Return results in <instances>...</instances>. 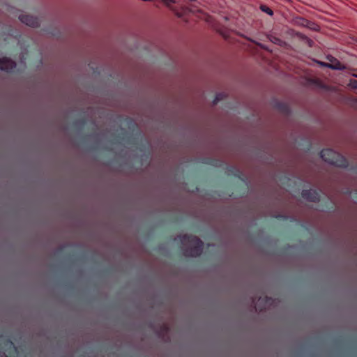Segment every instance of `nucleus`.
<instances>
[{
	"label": "nucleus",
	"mask_w": 357,
	"mask_h": 357,
	"mask_svg": "<svg viewBox=\"0 0 357 357\" xmlns=\"http://www.w3.org/2000/svg\"><path fill=\"white\" fill-rule=\"evenodd\" d=\"M271 298L268 296L260 297L255 303L253 301V303L255 304V310L256 312H261L266 310L268 305L271 303Z\"/></svg>",
	"instance_id": "5"
},
{
	"label": "nucleus",
	"mask_w": 357,
	"mask_h": 357,
	"mask_svg": "<svg viewBox=\"0 0 357 357\" xmlns=\"http://www.w3.org/2000/svg\"><path fill=\"white\" fill-rule=\"evenodd\" d=\"M16 68V63L9 58L0 59V70L8 73L13 72Z\"/></svg>",
	"instance_id": "6"
},
{
	"label": "nucleus",
	"mask_w": 357,
	"mask_h": 357,
	"mask_svg": "<svg viewBox=\"0 0 357 357\" xmlns=\"http://www.w3.org/2000/svg\"><path fill=\"white\" fill-rule=\"evenodd\" d=\"M183 245H189L183 250L185 257H196L202 255L204 248V243L196 236L192 234L180 235L175 238Z\"/></svg>",
	"instance_id": "1"
},
{
	"label": "nucleus",
	"mask_w": 357,
	"mask_h": 357,
	"mask_svg": "<svg viewBox=\"0 0 357 357\" xmlns=\"http://www.w3.org/2000/svg\"><path fill=\"white\" fill-rule=\"evenodd\" d=\"M328 66L333 69H337V70H339V69H341L342 68V64L340 63H337V64L335 65H328Z\"/></svg>",
	"instance_id": "13"
},
{
	"label": "nucleus",
	"mask_w": 357,
	"mask_h": 357,
	"mask_svg": "<svg viewBox=\"0 0 357 357\" xmlns=\"http://www.w3.org/2000/svg\"><path fill=\"white\" fill-rule=\"evenodd\" d=\"M259 8L262 12H264L269 15H273V11L272 10V9L266 5L261 4V5H260Z\"/></svg>",
	"instance_id": "9"
},
{
	"label": "nucleus",
	"mask_w": 357,
	"mask_h": 357,
	"mask_svg": "<svg viewBox=\"0 0 357 357\" xmlns=\"http://www.w3.org/2000/svg\"><path fill=\"white\" fill-rule=\"evenodd\" d=\"M27 24V25H29V26H31V27L37 28V27H38V26H39L38 25H39L40 24H34V23H32V24Z\"/></svg>",
	"instance_id": "17"
},
{
	"label": "nucleus",
	"mask_w": 357,
	"mask_h": 357,
	"mask_svg": "<svg viewBox=\"0 0 357 357\" xmlns=\"http://www.w3.org/2000/svg\"><path fill=\"white\" fill-rule=\"evenodd\" d=\"M224 95L222 93H218L216 94L213 103V105L218 104L221 100H222Z\"/></svg>",
	"instance_id": "11"
},
{
	"label": "nucleus",
	"mask_w": 357,
	"mask_h": 357,
	"mask_svg": "<svg viewBox=\"0 0 357 357\" xmlns=\"http://www.w3.org/2000/svg\"><path fill=\"white\" fill-rule=\"evenodd\" d=\"M301 196L304 199L310 202L317 203L320 200V195L317 190H303Z\"/></svg>",
	"instance_id": "4"
},
{
	"label": "nucleus",
	"mask_w": 357,
	"mask_h": 357,
	"mask_svg": "<svg viewBox=\"0 0 357 357\" xmlns=\"http://www.w3.org/2000/svg\"><path fill=\"white\" fill-rule=\"evenodd\" d=\"M204 20H205V22H207V23L211 22V20L209 16H208V15L205 17Z\"/></svg>",
	"instance_id": "19"
},
{
	"label": "nucleus",
	"mask_w": 357,
	"mask_h": 357,
	"mask_svg": "<svg viewBox=\"0 0 357 357\" xmlns=\"http://www.w3.org/2000/svg\"><path fill=\"white\" fill-rule=\"evenodd\" d=\"M189 1H196L197 0H188Z\"/></svg>",
	"instance_id": "20"
},
{
	"label": "nucleus",
	"mask_w": 357,
	"mask_h": 357,
	"mask_svg": "<svg viewBox=\"0 0 357 357\" xmlns=\"http://www.w3.org/2000/svg\"><path fill=\"white\" fill-rule=\"evenodd\" d=\"M227 169L229 174L234 175L237 178H241V173L240 172L239 170L236 169L233 167H227Z\"/></svg>",
	"instance_id": "8"
},
{
	"label": "nucleus",
	"mask_w": 357,
	"mask_h": 357,
	"mask_svg": "<svg viewBox=\"0 0 357 357\" xmlns=\"http://www.w3.org/2000/svg\"><path fill=\"white\" fill-rule=\"evenodd\" d=\"M167 7L172 9L178 17H183L187 14L189 10L187 8H177L175 0H161Z\"/></svg>",
	"instance_id": "3"
},
{
	"label": "nucleus",
	"mask_w": 357,
	"mask_h": 357,
	"mask_svg": "<svg viewBox=\"0 0 357 357\" xmlns=\"http://www.w3.org/2000/svg\"><path fill=\"white\" fill-rule=\"evenodd\" d=\"M311 26H309L308 27L311 28V29H317V27H318V24H315V23H313V24H310Z\"/></svg>",
	"instance_id": "16"
},
{
	"label": "nucleus",
	"mask_w": 357,
	"mask_h": 357,
	"mask_svg": "<svg viewBox=\"0 0 357 357\" xmlns=\"http://www.w3.org/2000/svg\"><path fill=\"white\" fill-rule=\"evenodd\" d=\"M20 20L22 23H24V22H36L33 20V17H29V16L21 15V16H20Z\"/></svg>",
	"instance_id": "10"
},
{
	"label": "nucleus",
	"mask_w": 357,
	"mask_h": 357,
	"mask_svg": "<svg viewBox=\"0 0 357 357\" xmlns=\"http://www.w3.org/2000/svg\"><path fill=\"white\" fill-rule=\"evenodd\" d=\"M76 123H79L81 126H84L86 124V119L83 118L77 121Z\"/></svg>",
	"instance_id": "14"
},
{
	"label": "nucleus",
	"mask_w": 357,
	"mask_h": 357,
	"mask_svg": "<svg viewBox=\"0 0 357 357\" xmlns=\"http://www.w3.org/2000/svg\"><path fill=\"white\" fill-rule=\"evenodd\" d=\"M216 162L217 161L214 160H209V161L206 162V163L214 165H215L214 163Z\"/></svg>",
	"instance_id": "18"
},
{
	"label": "nucleus",
	"mask_w": 357,
	"mask_h": 357,
	"mask_svg": "<svg viewBox=\"0 0 357 357\" xmlns=\"http://www.w3.org/2000/svg\"><path fill=\"white\" fill-rule=\"evenodd\" d=\"M320 156L325 162L338 167L347 168L349 165L347 160L343 155L331 149H323Z\"/></svg>",
	"instance_id": "2"
},
{
	"label": "nucleus",
	"mask_w": 357,
	"mask_h": 357,
	"mask_svg": "<svg viewBox=\"0 0 357 357\" xmlns=\"http://www.w3.org/2000/svg\"><path fill=\"white\" fill-rule=\"evenodd\" d=\"M275 107L278 108L280 111L284 114H288L289 112V108L288 105L284 102H278L275 104Z\"/></svg>",
	"instance_id": "7"
},
{
	"label": "nucleus",
	"mask_w": 357,
	"mask_h": 357,
	"mask_svg": "<svg viewBox=\"0 0 357 357\" xmlns=\"http://www.w3.org/2000/svg\"><path fill=\"white\" fill-rule=\"evenodd\" d=\"M276 218L279 220H287V216L284 215H278L276 216Z\"/></svg>",
	"instance_id": "15"
},
{
	"label": "nucleus",
	"mask_w": 357,
	"mask_h": 357,
	"mask_svg": "<svg viewBox=\"0 0 357 357\" xmlns=\"http://www.w3.org/2000/svg\"><path fill=\"white\" fill-rule=\"evenodd\" d=\"M349 86L353 89H357V80L351 79L349 82Z\"/></svg>",
	"instance_id": "12"
}]
</instances>
